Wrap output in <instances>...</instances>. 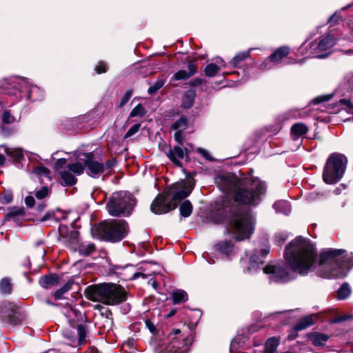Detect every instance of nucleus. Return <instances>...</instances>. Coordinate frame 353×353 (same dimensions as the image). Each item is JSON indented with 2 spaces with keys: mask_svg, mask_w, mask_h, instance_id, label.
Here are the masks:
<instances>
[{
  "mask_svg": "<svg viewBox=\"0 0 353 353\" xmlns=\"http://www.w3.org/2000/svg\"><path fill=\"white\" fill-rule=\"evenodd\" d=\"M284 259L291 270L301 275H307L309 270V242L297 236L285 247Z\"/></svg>",
  "mask_w": 353,
  "mask_h": 353,
  "instance_id": "7ed1b4c3",
  "label": "nucleus"
},
{
  "mask_svg": "<svg viewBox=\"0 0 353 353\" xmlns=\"http://www.w3.org/2000/svg\"><path fill=\"white\" fill-rule=\"evenodd\" d=\"M279 345V341L274 338H270L265 343V353H276V347Z\"/></svg>",
  "mask_w": 353,
  "mask_h": 353,
  "instance_id": "7c9ffc66",
  "label": "nucleus"
},
{
  "mask_svg": "<svg viewBox=\"0 0 353 353\" xmlns=\"http://www.w3.org/2000/svg\"><path fill=\"white\" fill-rule=\"evenodd\" d=\"M145 114V108L143 107L141 104H138L136 105L130 112V117H143Z\"/></svg>",
  "mask_w": 353,
  "mask_h": 353,
  "instance_id": "a19ab883",
  "label": "nucleus"
},
{
  "mask_svg": "<svg viewBox=\"0 0 353 353\" xmlns=\"http://www.w3.org/2000/svg\"><path fill=\"white\" fill-rule=\"evenodd\" d=\"M59 174L61 178V183L62 185L72 186L77 181V179L74 174L67 169L60 171Z\"/></svg>",
  "mask_w": 353,
  "mask_h": 353,
  "instance_id": "aec40b11",
  "label": "nucleus"
},
{
  "mask_svg": "<svg viewBox=\"0 0 353 353\" xmlns=\"http://www.w3.org/2000/svg\"><path fill=\"white\" fill-rule=\"evenodd\" d=\"M183 131L176 130L174 133V139L179 144H182L183 141Z\"/></svg>",
  "mask_w": 353,
  "mask_h": 353,
  "instance_id": "bf43d9fd",
  "label": "nucleus"
},
{
  "mask_svg": "<svg viewBox=\"0 0 353 353\" xmlns=\"http://www.w3.org/2000/svg\"><path fill=\"white\" fill-rule=\"evenodd\" d=\"M59 276L57 274H50L41 277L39 283L43 288H49L57 284Z\"/></svg>",
  "mask_w": 353,
  "mask_h": 353,
  "instance_id": "393cba45",
  "label": "nucleus"
},
{
  "mask_svg": "<svg viewBox=\"0 0 353 353\" xmlns=\"http://www.w3.org/2000/svg\"><path fill=\"white\" fill-rule=\"evenodd\" d=\"M341 19V17L337 14L336 13H334L329 19V23H330V26H334Z\"/></svg>",
  "mask_w": 353,
  "mask_h": 353,
  "instance_id": "680f3d73",
  "label": "nucleus"
},
{
  "mask_svg": "<svg viewBox=\"0 0 353 353\" xmlns=\"http://www.w3.org/2000/svg\"><path fill=\"white\" fill-rule=\"evenodd\" d=\"M132 95V92L131 90L127 91L125 93L124 96L121 99V105H123L125 104L129 101V99H130Z\"/></svg>",
  "mask_w": 353,
  "mask_h": 353,
  "instance_id": "13d9d810",
  "label": "nucleus"
},
{
  "mask_svg": "<svg viewBox=\"0 0 353 353\" xmlns=\"http://www.w3.org/2000/svg\"><path fill=\"white\" fill-rule=\"evenodd\" d=\"M34 199L32 196H28L25 199L26 205L30 208L32 207L34 204Z\"/></svg>",
  "mask_w": 353,
  "mask_h": 353,
  "instance_id": "0e129e2a",
  "label": "nucleus"
},
{
  "mask_svg": "<svg viewBox=\"0 0 353 353\" xmlns=\"http://www.w3.org/2000/svg\"><path fill=\"white\" fill-rule=\"evenodd\" d=\"M12 87L17 90V92H10V94H14L17 97V93H19V97L21 98L22 97V94L26 93L28 99L32 101L40 100L43 97V93L40 88L36 85L30 84L26 79L19 80L17 83L13 84Z\"/></svg>",
  "mask_w": 353,
  "mask_h": 353,
  "instance_id": "ddd939ff",
  "label": "nucleus"
},
{
  "mask_svg": "<svg viewBox=\"0 0 353 353\" xmlns=\"http://www.w3.org/2000/svg\"><path fill=\"white\" fill-rule=\"evenodd\" d=\"M48 194V188L47 187H42L39 190L35 193V196L39 199H44Z\"/></svg>",
  "mask_w": 353,
  "mask_h": 353,
  "instance_id": "5fc2aeb1",
  "label": "nucleus"
},
{
  "mask_svg": "<svg viewBox=\"0 0 353 353\" xmlns=\"http://www.w3.org/2000/svg\"><path fill=\"white\" fill-rule=\"evenodd\" d=\"M172 295L174 304L185 302L188 299L186 292L180 289L174 290Z\"/></svg>",
  "mask_w": 353,
  "mask_h": 353,
  "instance_id": "bb28decb",
  "label": "nucleus"
},
{
  "mask_svg": "<svg viewBox=\"0 0 353 353\" xmlns=\"http://www.w3.org/2000/svg\"><path fill=\"white\" fill-rule=\"evenodd\" d=\"M161 347L166 353H187L189 349L188 343L179 329H173L168 334Z\"/></svg>",
  "mask_w": 353,
  "mask_h": 353,
  "instance_id": "1a4fd4ad",
  "label": "nucleus"
},
{
  "mask_svg": "<svg viewBox=\"0 0 353 353\" xmlns=\"http://www.w3.org/2000/svg\"><path fill=\"white\" fill-rule=\"evenodd\" d=\"M145 323L146 327L150 330V332L152 334H154L156 332V326L154 325V324L150 320H146Z\"/></svg>",
  "mask_w": 353,
  "mask_h": 353,
  "instance_id": "e2e57ef3",
  "label": "nucleus"
},
{
  "mask_svg": "<svg viewBox=\"0 0 353 353\" xmlns=\"http://www.w3.org/2000/svg\"><path fill=\"white\" fill-rule=\"evenodd\" d=\"M187 155V150L183 149L179 145L174 146L172 149H170L167 153L168 157L177 166H182L181 163L178 159H183Z\"/></svg>",
  "mask_w": 353,
  "mask_h": 353,
  "instance_id": "f3484780",
  "label": "nucleus"
},
{
  "mask_svg": "<svg viewBox=\"0 0 353 353\" xmlns=\"http://www.w3.org/2000/svg\"><path fill=\"white\" fill-rule=\"evenodd\" d=\"M194 188V183L192 180L182 181L174 184L170 189L165 192L169 198L172 196L173 201L175 203L186 198L192 192Z\"/></svg>",
  "mask_w": 353,
  "mask_h": 353,
  "instance_id": "4468645a",
  "label": "nucleus"
},
{
  "mask_svg": "<svg viewBox=\"0 0 353 353\" xmlns=\"http://www.w3.org/2000/svg\"><path fill=\"white\" fill-rule=\"evenodd\" d=\"M239 346V343L237 340V339H234L232 341H231V344H230V351H233L234 350H237L238 347Z\"/></svg>",
  "mask_w": 353,
  "mask_h": 353,
  "instance_id": "338daca9",
  "label": "nucleus"
},
{
  "mask_svg": "<svg viewBox=\"0 0 353 353\" xmlns=\"http://www.w3.org/2000/svg\"><path fill=\"white\" fill-rule=\"evenodd\" d=\"M197 152L199 153H200L201 154H202V156L203 157H205L206 159L210 160V161L212 160V158L211 157L210 153L206 150L201 148H199L197 149Z\"/></svg>",
  "mask_w": 353,
  "mask_h": 353,
  "instance_id": "052dcab7",
  "label": "nucleus"
},
{
  "mask_svg": "<svg viewBox=\"0 0 353 353\" xmlns=\"http://www.w3.org/2000/svg\"><path fill=\"white\" fill-rule=\"evenodd\" d=\"M152 274H153V272H137L133 273L131 276H128L125 279H135L140 276H141L143 279H146V278H148L149 276H152Z\"/></svg>",
  "mask_w": 353,
  "mask_h": 353,
  "instance_id": "de8ad7c7",
  "label": "nucleus"
},
{
  "mask_svg": "<svg viewBox=\"0 0 353 353\" xmlns=\"http://www.w3.org/2000/svg\"><path fill=\"white\" fill-rule=\"evenodd\" d=\"M204 80L199 78H196L190 82V84L192 86H199L203 83Z\"/></svg>",
  "mask_w": 353,
  "mask_h": 353,
  "instance_id": "69168bd1",
  "label": "nucleus"
},
{
  "mask_svg": "<svg viewBox=\"0 0 353 353\" xmlns=\"http://www.w3.org/2000/svg\"><path fill=\"white\" fill-rule=\"evenodd\" d=\"M309 325V316L303 318L294 327V331L298 332L305 329Z\"/></svg>",
  "mask_w": 353,
  "mask_h": 353,
  "instance_id": "c03bdc74",
  "label": "nucleus"
},
{
  "mask_svg": "<svg viewBox=\"0 0 353 353\" xmlns=\"http://www.w3.org/2000/svg\"><path fill=\"white\" fill-rule=\"evenodd\" d=\"M165 83L164 80L158 79L152 85H151L148 92L150 94H155L159 89H161Z\"/></svg>",
  "mask_w": 353,
  "mask_h": 353,
  "instance_id": "37998d69",
  "label": "nucleus"
},
{
  "mask_svg": "<svg viewBox=\"0 0 353 353\" xmlns=\"http://www.w3.org/2000/svg\"><path fill=\"white\" fill-rule=\"evenodd\" d=\"M25 210L23 207H14L10 209L9 212L6 215L7 220L14 219L17 216H23Z\"/></svg>",
  "mask_w": 353,
  "mask_h": 353,
  "instance_id": "c756f323",
  "label": "nucleus"
},
{
  "mask_svg": "<svg viewBox=\"0 0 353 353\" xmlns=\"http://www.w3.org/2000/svg\"><path fill=\"white\" fill-rule=\"evenodd\" d=\"M214 250L221 255L229 256L234 252V246L230 241H224L214 245Z\"/></svg>",
  "mask_w": 353,
  "mask_h": 353,
  "instance_id": "a211bd4d",
  "label": "nucleus"
},
{
  "mask_svg": "<svg viewBox=\"0 0 353 353\" xmlns=\"http://www.w3.org/2000/svg\"><path fill=\"white\" fill-rule=\"evenodd\" d=\"M179 210L182 216L188 217L192 214V205L188 200H186L181 203Z\"/></svg>",
  "mask_w": 353,
  "mask_h": 353,
  "instance_id": "72a5a7b5",
  "label": "nucleus"
},
{
  "mask_svg": "<svg viewBox=\"0 0 353 353\" xmlns=\"http://www.w3.org/2000/svg\"><path fill=\"white\" fill-rule=\"evenodd\" d=\"M343 249L327 248L317 254L310 243V272L324 279L344 278L353 267V255L347 257Z\"/></svg>",
  "mask_w": 353,
  "mask_h": 353,
  "instance_id": "f257e3e1",
  "label": "nucleus"
},
{
  "mask_svg": "<svg viewBox=\"0 0 353 353\" xmlns=\"http://www.w3.org/2000/svg\"><path fill=\"white\" fill-rule=\"evenodd\" d=\"M220 70V67L216 64L211 63L206 65L205 74L209 77H214Z\"/></svg>",
  "mask_w": 353,
  "mask_h": 353,
  "instance_id": "e433bc0d",
  "label": "nucleus"
},
{
  "mask_svg": "<svg viewBox=\"0 0 353 353\" xmlns=\"http://www.w3.org/2000/svg\"><path fill=\"white\" fill-rule=\"evenodd\" d=\"M288 238L286 232H281L275 236V241L277 245H281Z\"/></svg>",
  "mask_w": 353,
  "mask_h": 353,
  "instance_id": "3c124183",
  "label": "nucleus"
},
{
  "mask_svg": "<svg viewBox=\"0 0 353 353\" xmlns=\"http://www.w3.org/2000/svg\"><path fill=\"white\" fill-rule=\"evenodd\" d=\"M263 272L270 274V280L275 283H285L292 279L290 273L280 264L268 265L263 268Z\"/></svg>",
  "mask_w": 353,
  "mask_h": 353,
  "instance_id": "2eb2a0df",
  "label": "nucleus"
},
{
  "mask_svg": "<svg viewBox=\"0 0 353 353\" xmlns=\"http://www.w3.org/2000/svg\"><path fill=\"white\" fill-rule=\"evenodd\" d=\"M332 97H333V94L321 95V96H319V97L314 98L312 100V103L314 105L321 104L324 102L329 101L330 99H332Z\"/></svg>",
  "mask_w": 353,
  "mask_h": 353,
  "instance_id": "a18cd8bd",
  "label": "nucleus"
},
{
  "mask_svg": "<svg viewBox=\"0 0 353 353\" xmlns=\"http://www.w3.org/2000/svg\"><path fill=\"white\" fill-rule=\"evenodd\" d=\"M85 296L90 301L110 305H119L127 299L125 289L114 283L90 285L85 290Z\"/></svg>",
  "mask_w": 353,
  "mask_h": 353,
  "instance_id": "20e7f679",
  "label": "nucleus"
},
{
  "mask_svg": "<svg viewBox=\"0 0 353 353\" xmlns=\"http://www.w3.org/2000/svg\"><path fill=\"white\" fill-rule=\"evenodd\" d=\"M252 49H250L248 51H245L241 53L237 54L231 61V64L236 67L241 61L249 57L250 50Z\"/></svg>",
  "mask_w": 353,
  "mask_h": 353,
  "instance_id": "58836bf2",
  "label": "nucleus"
},
{
  "mask_svg": "<svg viewBox=\"0 0 353 353\" xmlns=\"http://www.w3.org/2000/svg\"><path fill=\"white\" fill-rule=\"evenodd\" d=\"M128 232V223L123 219L103 221L92 228V234L94 238L112 243L121 241Z\"/></svg>",
  "mask_w": 353,
  "mask_h": 353,
  "instance_id": "423d86ee",
  "label": "nucleus"
},
{
  "mask_svg": "<svg viewBox=\"0 0 353 353\" xmlns=\"http://www.w3.org/2000/svg\"><path fill=\"white\" fill-rule=\"evenodd\" d=\"M77 330L79 336V344L82 345L85 341L86 327L82 324L77 325Z\"/></svg>",
  "mask_w": 353,
  "mask_h": 353,
  "instance_id": "ea45409f",
  "label": "nucleus"
},
{
  "mask_svg": "<svg viewBox=\"0 0 353 353\" xmlns=\"http://www.w3.org/2000/svg\"><path fill=\"white\" fill-rule=\"evenodd\" d=\"M191 76L189 73L184 70H181L176 72L172 77V81L185 80L190 78Z\"/></svg>",
  "mask_w": 353,
  "mask_h": 353,
  "instance_id": "79ce46f5",
  "label": "nucleus"
},
{
  "mask_svg": "<svg viewBox=\"0 0 353 353\" xmlns=\"http://www.w3.org/2000/svg\"><path fill=\"white\" fill-rule=\"evenodd\" d=\"M176 203L169 201L168 195L164 192L159 194L151 204V210L157 214H165L175 209Z\"/></svg>",
  "mask_w": 353,
  "mask_h": 353,
  "instance_id": "dca6fc26",
  "label": "nucleus"
},
{
  "mask_svg": "<svg viewBox=\"0 0 353 353\" xmlns=\"http://www.w3.org/2000/svg\"><path fill=\"white\" fill-rule=\"evenodd\" d=\"M4 151L14 162H20L24 158V152L21 148L6 147Z\"/></svg>",
  "mask_w": 353,
  "mask_h": 353,
  "instance_id": "4be33fe9",
  "label": "nucleus"
},
{
  "mask_svg": "<svg viewBox=\"0 0 353 353\" xmlns=\"http://www.w3.org/2000/svg\"><path fill=\"white\" fill-rule=\"evenodd\" d=\"M135 205V199L129 192L114 193L106 204L108 213L113 216H128Z\"/></svg>",
  "mask_w": 353,
  "mask_h": 353,
  "instance_id": "6e6552de",
  "label": "nucleus"
},
{
  "mask_svg": "<svg viewBox=\"0 0 353 353\" xmlns=\"http://www.w3.org/2000/svg\"><path fill=\"white\" fill-rule=\"evenodd\" d=\"M308 50L309 44H307V41H305L298 49L297 54L301 56H306L308 52Z\"/></svg>",
  "mask_w": 353,
  "mask_h": 353,
  "instance_id": "864d4df0",
  "label": "nucleus"
},
{
  "mask_svg": "<svg viewBox=\"0 0 353 353\" xmlns=\"http://www.w3.org/2000/svg\"><path fill=\"white\" fill-rule=\"evenodd\" d=\"M73 281L67 282L61 288L57 290L54 294L56 299H61L63 295L71 289Z\"/></svg>",
  "mask_w": 353,
  "mask_h": 353,
  "instance_id": "4c0bfd02",
  "label": "nucleus"
},
{
  "mask_svg": "<svg viewBox=\"0 0 353 353\" xmlns=\"http://www.w3.org/2000/svg\"><path fill=\"white\" fill-rule=\"evenodd\" d=\"M215 182L222 192L232 194L236 201L254 206L260 203L266 190L265 183L256 177L246 179L243 183L234 175L226 174L218 176Z\"/></svg>",
  "mask_w": 353,
  "mask_h": 353,
  "instance_id": "f03ea898",
  "label": "nucleus"
},
{
  "mask_svg": "<svg viewBox=\"0 0 353 353\" xmlns=\"http://www.w3.org/2000/svg\"><path fill=\"white\" fill-rule=\"evenodd\" d=\"M290 48L288 46H282L276 49L269 57L270 61L277 63L281 60L288 55Z\"/></svg>",
  "mask_w": 353,
  "mask_h": 353,
  "instance_id": "412c9836",
  "label": "nucleus"
},
{
  "mask_svg": "<svg viewBox=\"0 0 353 353\" xmlns=\"http://www.w3.org/2000/svg\"><path fill=\"white\" fill-rule=\"evenodd\" d=\"M188 128V119L185 117H181L172 125V129L183 131Z\"/></svg>",
  "mask_w": 353,
  "mask_h": 353,
  "instance_id": "c9c22d12",
  "label": "nucleus"
},
{
  "mask_svg": "<svg viewBox=\"0 0 353 353\" xmlns=\"http://www.w3.org/2000/svg\"><path fill=\"white\" fill-rule=\"evenodd\" d=\"M274 209L276 212L288 215L291 212V205L290 202L285 200H281L275 202L273 205Z\"/></svg>",
  "mask_w": 353,
  "mask_h": 353,
  "instance_id": "5701e85b",
  "label": "nucleus"
},
{
  "mask_svg": "<svg viewBox=\"0 0 353 353\" xmlns=\"http://www.w3.org/2000/svg\"><path fill=\"white\" fill-rule=\"evenodd\" d=\"M1 120L3 123L8 124L14 121V117L8 111L6 110L1 115Z\"/></svg>",
  "mask_w": 353,
  "mask_h": 353,
  "instance_id": "8fccbe9b",
  "label": "nucleus"
},
{
  "mask_svg": "<svg viewBox=\"0 0 353 353\" xmlns=\"http://www.w3.org/2000/svg\"><path fill=\"white\" fill-rule=\"evenodd\" d=\"M140 127H141L140 123H137V124L133 125L125 134V138L126 139V138L130 137L131 136L136 134L139 130Z\"/></svg>",
  "mask_w": 353,
  "mask_h": 353,
  "instance_id": "603ef678",
  "label": "nucleus"
},
{
  "mask_svg": "<svg viewBox=\"0 0 353 353\" xmlns=\"http://www.w3.org/2000/svg\"><path fill=\"white\" fill-rule=\"evenodd\" d=\"M347 160L342 154L333 153L326 161L323 179L327 184H335L343 176L345 172Z\"/></svg>",
  "mask_w": 353,
  "mask_h": 353,
  "instance_id": "0eeeda50",
  "label": "nucleus"
},
{
  "mask_svg": "<svg viewBox=\"0 0 353 353\" xmlns=\"http://www.w3.org/2000/svg\"><path fill=\"white\" fill-rule=\"evenodd\" d=\"M300 116V112L297 110H290L283 114L282 120H288L290 119L296 118Z\"/></svg>",
  "mask_w": 353,
  "mask_h": 353,
  "instance_id": "49530a36",
  "label": "nucleus"
},
{
  "mask_svg": "<svg viewBox=\"0 0 353 353\" xmlns=\"http://www.w3.org/2000/svg\"><path fill=\"white\" fill-rule=\"evenodd\" d=\"M94 70L98 74L105 72L107 71V65L103 61H99Z\"/></svg>",
  "mask_w": 353,
  "mask_h": 353,
  "instance_id": "6e6d98bb",
  "label": "nucleus"
},
{
  "mask_svg": "<svg viewBox=\"0 0 353 353\" xmlns=\"http://www.w3.org/2000/svg\"><path fill=\"white\" fill-rule=\"evenodd\" d=\"M329 339L330 336L328 334L320 332L310 333V341H312V344L316 347L325 346Z\"/></svg>",
  "mask_w": 353,
  "mask_h": 353,
  "instance_id": "6ab92c4d",
  "label": "nucleus"
},
{
  "mask_svg": "<svg viewBox=\"0 0 353 353\" xmlns=\"http://www.w3.org/2000/svg\"><path fill=\"white\" fill-rule=\"evenodd\" d=\"M352 290L347 283H344L337 290L336 298L339 300L346 299L351 294Z\"/></svg>",
  "mask_w": 353,
  "mask_h": 353,
  "instance_id": "cd10ccee",
  "label": "nucleus"
},
{
  "mask_svg": "<svg viewBox=\"0 0 353 353\" xmlns=\"http://www.w3.org/2000/svg\"><path fill=\"white\" fill-rule=\"evenodd\" d=\"M95 245L92 243L81 244L79 247V252L83 256H89L95 250Z\"/></svg>",
  "mask_w": 353,
  "mask_h": 353,
  "instance_id": "2f4dec72",
  "label": "nucleus"
},
{
  "mask_svg": "<svg viewBox=\"0 0 353 353\" xmlns=\"http://www.w3.org/2000/svg\"><path fill=\"white\" fill-rule=\"evenodd\" d=\"M66 168L72 174L77 175H81L84 171V165L80 162L68 164Z\"/></svg>",
  "mask_w": 353,
  "mask_h": 353,
  "instance_id": "473e14b6",
  "label": "nucleus"
},
{
  "mask_svg": "<svg viewBox=\"0 0 353 353\" xmlns=\"http://www.w3.org/2000/svg\"><path fill=\"white\" fill-rule=\"evenodd\" d=\"M195 98V92L190 90L186 91L182 99V105L183 108L189 109L190 108L194 103Z\"/></svg>",
  "mask_w": 353,
  "mask_h": 353,
  "instance_id": "a878e982",
  "label": "nucleus"
},
{
  "mask_svg": "<svg viewBox=\"0 0 353 353\" xmlns=\"http://www.w3.org/2000/svg\"><path fill=\"white\" fill-rule=\"evenodd\" d=\"M26 319V315L12 303H4L0 305V320L8 325H16Z\"/></svg>",
  "mask_w": 353,
  "mask_h": 353,
  "instance_id": "9b49d317",
  "label": "nucleus"
},
{
  "mask_svg": "<svg viewBox=\"0 0 353 353\" xmlns=\"http://www.w3.org/2000/svg\"><path fill=\"white\" fill-rule=\"evenodd\" d=\"M188 73L192 77L196 72V65L192 61L188 62Z\"/></svg>",
  "mask_w": 353,
  "mask_h": 353,
  "instance_id": "4d7b16f0",
  "label": "nucleus"
},
{
  "mask_svg": "<svg viewBox=\"0 0 353 353\" xmlns=\"http://www.w3.org/2000/svg\"><path fill=\"white\" fill-rule=\"evenodd\" d=\"M34 172L39 176H44L46 177H49L50 174V170L43 166H38L34 168Z\"/></svg>",
  "mask_w": 353,
  "mask_h": 353,
  "instance_id": "09e8293b",
  "label": "nucleus"
},
{
  "mask_svg": "<svg viewBox=\"0 0 353 353\" xmlns=\"http://www.w3.org/2000/svg\"><path fill=\"white\" fill-rule=\"evenodd\" d=\"M336 39L330 34L320 41L318 45V49L321 51H326L330 49L336 44Z\"/></svg>",
  "mask_w": 353,
  "mask_h": 353,
  "instance_id": "b1692460",
  "label": "nucleus"
},
{
  "mask_svg": "<svg viewBox=\"0 0 353 353\" xmlns=\"http://www.w3.org/2000/svg\"><path fill=\"white\" fill-rule=\"evenodd\" d=\"M66 163V159L64 158L59 159L55 163V167L57 168H60L63 167Z\"/></svg>",
  "mask_w": 353,
  "mask_h": 353,
  "instance_id": "774afa93",
  "label": "nucleus"
},
{
  "mask_svg": "<svg viewBox=\"0 0 353 353\" xmlns=\"http://www.w3.org/2000/svg\"><path fill=\"white\" fill-rule=\"evenodd\" d=\"M307 131V127L301 123L294 124L291 128V133L293 137H299L305 134Z\"/></svg>",
  "mask_w": 353,
  "mask_h": 353,
  "instance_id": "c85d7f7f",
  "label": "nucleus"
},
{
  "mask_svg": "<svg viewBox=\"0 0 353 353\" xmlns=\"http://www.w3.org/2000/svg\"><path fill=\"white\" fill-rule=\"evenodd\" d=\"M255 218L248 210H230L226 230L238 241L250 237L254 230Z\"/></svg>",
  "mask_w": 353,
  "mask_h": 353,
  "instance_id": "39448f33",
  "label": "nucleus"
},
{
  "mask_svg": "<svg viewBox=\"0 0 353 353\" xmlns=\"http://www.w3.org/2000/svg\"><path fill=\"white\" fill-rule=\"evenodd\" d=\"M270 252V247L265 245L260 251V257L257 256L256 252L252 254L250 257L248 256L242 258L241 260V264L243 268V272L245 273L253 274L257 272L261 265L263 263L262 259L265 258Z\"/></svg>",
  "mask_w": 353,
  "mask_h": 353,
  "instance_id": "f8f14e48",
  "label": "nucleus"
},
{
  "mask_svg": "<svg viewBox=\"0 0 353 353\" xmlns=\"http://www.w3.org/2000/svg\"><path fill=\"white\" fill-rule=\"evenodd\" d=\"M12 283L8 278H3L0 281V292L3 294H10Z\"/></svg>",
  "mask_w": 353,
  "mask_h": 353,
  "instance_id": "f704fd0d",
  "label": "nucleus"
},
{
  "mask_svg": "<svg viewBox=\"0 0 353 353\" xmlns=\"http://www.w3.org/2000/svg\"><path fill=\"white\" fill-rule=\"evenodd\" d=\"M84 165L87 168V174L93 178H99L103 172L109 173L111 168L116 164L114 159H110L105 162V164L98 161L94 159L92 152L84 154Z\"/></svg>",
  "mask_w": 353,
  "mask_h": 353,
  "instance_id": "9d476101",
  "label": "nucleus"
}]
</instances>
